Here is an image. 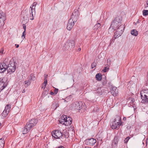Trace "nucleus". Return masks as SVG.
Instances as JSON below:
<instances>
[{"instance_id":"23","label":"nucleus","mask_w":148,"mask_h":148,"mask_svg":"<svg viewBox=\"0 0 148 148\" xmlns=\"http://www.w3.org/2000/svg\"><path fill=\"white\" fill-rule=\"evenodd\" d=\"M11 109V106L9 104L7 105L5 107L4 110L9 112Z\"/></svg>"},{"instance_id":"47","label":"nucleus","mask_w":148,"mask_h":148,"mask_svg":"<svg viewBox=\"0 0 148 148\" xmlns=\"http://www.w3.org/2000/svg\"><path fill=\"white\" fill-rule=\"evenodd\" d=\"M50 94L51 95H55L54 94V92H53L51 91L50 92Z\"/></svg>"},{"instance_id":"8","label":"nucleus","mask_w":148,"mask_h":148,"mask_svg":"<svg viewBox=\"0 0 148 148\" xmlns=\"http://www.w3.org/2000/svg\"><path fill=\"white\" fill-rule=\"evenodd\" d=\"M76 22V21H74L72 19L70 18L67 24L66 27L67 29L69 30H71L74 26L75 23Z\"/></svg>"},{"instance_id":"56","label":"nucleus","mask_w":148,"mask_h":148,"mask_svg":"<svg viewBox=\"0 0 148 148\" xmlns=\"http://www.w3.org/2000/svg\"><path fill=\"white\" fill-rule=\"evenodd\" d=\"M44 88V85H42V88Z\"/></svg>"},{"instance_id":"35","label":"nucleus","mask_w":148,"mask_h":148,"mask_svg":"<svg viewBox=\"0 0 148 148\" xmlns=\"http://www.w3.org/2000/svg\"><path fill=\"white\" fill-rule=\"evenodd\" d=\"M114 38H112L110 40V44L109 45V46L111 44L113 43L114 42Z\"/></svg>"},{"instance_id":"20","label":"nucleus","mask_w":148,"mask_h":148,"mask_svg":"<svg viewBox=\"0 0 148 148\" xmlns=\"http://www.w3.org/2000/svg\"><path fill=\"white\" fill-rule=\"evenodd\" d=\"M36 79L35 75L33 73L30 74L29 79L31 81L32 80L34 81Z\"/></svg>"},{"instance_id":"22","label":"nucleus","mask_w":148,"mask_h":148,"mask_svg":"<svg viewBox=\"0 0 148 148\" xmlns=\"http://www.w3.org/2000/svg\"><path fill=\"white\" fill-rule=\"evenodd\" d=\"M121 121V119L120 117L118 115H116L115 116V118L114 119V121L120 123V121Z\"/></svg>"},{"instance_id":"15","label":"nucleus","mask_w":148,"mask_h":148,"mask_svg":"<svg viewBox=\"0 0 148 148\" xmlns=\"http://www.w3.org/2000/svg\"><path fill=\"white\" fill-rule=\"evenodd\" d=\"M29 14H27L26 15L28 16H29V19L30 20H33L34 19V17H33V11H32V10H30L29 12ZM28 18L29 17L27 16V18H26V22L27 23V22L28 21Z\"/></svg>"},{"instance_id":"31","label":"nucleus","mask_w":148,"mask_h":148,"mask_svg":"<svg viewBox=\"0 0 148 148\" xmlns=\"http://www.w3.org/2000/svg\"><path fill=\"white\" fill-rule=\"evenodd\" d=\"M119 137L117 136H115L114 138V142H116L118 143V140H119Z\"/></svg>"},{"instance_id":"37","label":"nucleus","mask_w":148,"mask_h":148,"mask_svg":"<svg viewBox=\"0 0 148 148\" xmlns=\"http://www.w3.org/2000/svg\"><path fill=\"white\" fill-rule=\"evenodd\" d=\"M47 79H45L44 80V84H45L44 85V88H45L46 87V86L47 84Z\"/></svg>"},{"instance_id":"52","label":"nucleus","mask_w":148,"mask_h":148,"mask_svg":"<svg viewBox=\"0 0 148 148\" xmlns=\"http://www.w3.org/2000/svg\"><path fill=\"white\" fill-rule=\"evenodd\" d=\"M25 92V90L24 89L23 90V91L22 92L23 93H24V92Z\"/></svg>"},{"instance_id":"51","label":"nucleus","mask_w":148,"mask_h":148,"mask_svg":"<svg viewBox=\"0 0 148 148\" xmlns=\"http://www.w3.org/2000/svg\"><path fill=\"white\" fill-rule=\"evenodd\" d=\"M126 120V118L125 117H124L123 118V121H125Z\"/></svg>"},{"instance_id":"25","label":"nucleus","mask_w":148,"mask_h":148,"mask_svg":"<svg viewBox=\"0 0 148 148\" xmlns=\"http://www.w3.org/2000/svg\"><path fill=\"white\" fill-rule=\"evenodd\" d=\"M4 143L3 140H2V138L0 139V148H3Z\"/></svg>"},{"instance_id":"9","label":"nucleus","mask_w":148,"mask_h":148,"mask_svg":"<svg viewBox=\"0 0 148 148\" xmlns=\"http://www.w3.org/2000/svg\"><path fill=\"white\" fill-rule=\"evenodd\" d=\"M75 105L77 106L76 109H77V110H79L81 109H84L85 108V104L81 101L76 102Z\"/></svg>"},{"instance_id":"50","label":"nucleus","mask_w":148,"mask_h":148,"mask_svg":"<svg viewBox=\"0 0 148 148\" xmlns=\"http://www.w3.org/2000/svg\"><path fill=\"white\" fill-rule=\"evenodd\" d=\"M15 45L16 46V48H18L19 47V46L18 45L15 44Z\"/></svg>"},{"instance_id":"40","label":"nucleus","mask_w":148,"mask_h":148,"mask_svg":"<svg viewBox=\"0 0 148 148\" xmlns=\"http://www.w3.org/2000/svg\"><path fill=\"white\" fill-rule=\"evenodd\" d=\"M107 83V81L106 79H105L103 82V85H105Z\"/></svg>"},{"instance_id":"2","label":"nucleus","mask_w":148,"mask_h":148,"mask_svg":"<svg viewBox=\"0 0 148 148\" xmlns=\"http://www.w3.org/2000/svg\"><path fill=\"white\" fill-rule=\"evenodd\" d=\"M37 123V120L35 119H32L29 121L24 127L23 134H27L36 125Z\"/></svg>"},{"instance_id":"18","label":"nucleus","mask_w":148,"mask_h":148,"mask_svg":"<svg viewBox=\"0 0 148 148\" xmlns=\"http://www.w3.org/2000/svg\"><path fill=\"white\" fill-rule=\"evenodd\" d=\"M61 118L59 120V121L60 123L62 124H64L66 123V118H67V116L66 115H62V116H61Z\"/></svg>"},{"instance_id":"19","label":"nucleus","mask_w":148,"mask_h":148,"mask_svg":"<svg viewBox=\"0 0 148 148\" xmlns=\"http://www.w3.org/2000/svg\"><path fill=\"white\" fill-rule=\"evenodd\" d=\"M8 113L9 112H7V111L4 110L1 115V118L4 119L7 116Z\"/></svg>"},{"instance_id":"11","label":"nucleus","mask_w":148,"mask_h":148,"mask_svg":"<svg viewBox=\"0 0 148 148\" xmlns=\"http://www.w3.org/2000/svg\"><path fill=\"white\" fill-rule=\"evenodd\" d=\"M120 123L114 121L110 123V126L113 129H118L120 126Z\"/></svg>"},{"instance_id":"49","label":"nucleus","mask_w":148,"mask_h":148,"mask_svg":"<svg viewBox=\"0 0 148 148\" xmlns=\"http://www.w3.org/2000/svg\"><path fill=\"white\" fill-rule=\"evenodd\" d=\"M64 134H62V136H61V137H60V138H64Z\"/></svg>"},{"instance_id":"17","label":"nucleus","mask_w":148,"mask_h":148,"mask_svg":"<svg viewBox=\"0 0 148 148\" xmlns=\"http://www.w3.org/2000/svg\"><path fill=\"white\" fill-rule=\"evenodd\" d=\"M66 120L65 125H70L72 122V118L69 116H68L67 118H66Z\"/></svg>"},{"instance_id":"36","label":"nucleus","mask_w":148,"mask_h":148,"mask_svg":"<svg viewBox=\"0 0 148 148\" xmlns=\"http://www.w3.org/2000/svg\"><path fill=\"white\" fill-rule=\"evenodd\" d=\"M58 89L57 88H55V89L54 90V93L56 95V94L58 92Z\"/></svg>"},{"instance_id":"16","label":"nucleus","mask_w":148,"mask_h":148,"mask_svg":"<svg viewBox=\"0 0 148 148\" xmlns=\"http://www.w3.org/2000/svg\"><path fill=\"white\" fill-rule=\"evenodd\" d=\"M141 99L144 97H148V90H144L141 91L140 93Z\"/></svg>"},{"instance_id":"54","label":"nucleus","mask_w":148,"mask_h":148,"mask_svg":"<svg viewBox=\"0 0 148 148\" xmlns=\"http://www.w3.org/2000/svg\"><path fill=\"white\" fill-rule=\"evenodd\" d=\"M30 8L31 9V10H32H32H33V7L32 6V7L31 6H30Z\"/></svg>"},{"instance_id":"46","label":"nucleus","mask_w":148,"mask_h":148,"mask_svg":"<svg viewBox=\"0 0 148 148\" xmlns=\"http://www.w3.org/2000/svg\"><path fill=\"white\" fill-rule=\"evenodd\" d=\"M3 51H4V50L3 49H1V50H0V53H2V54H3Z\"/></svg>"},{"instance_id":"24","label":"nucleus","mask_w":148,"mask_h":148,"mask_svg":"<svg viewBox=\"0 0 148 148\" xmlns=\"http://www.w3.org/2000/svg\"><path fill=\"white\" fill-rule=\"evenodd\" d=\"M132 35L136 36L138 35V32L135 29H133L132 30L131 33Z\"/></svg>"},{"instance_id":"28","label":"nucleus","mask_w":148,"mask_h":148,"mask_svg":"<svg viewBox=\"0 0 148 148\" xmlns=\"http://www.w3.org/2000/svg\"><path fill=\"white\" fill-rule=\"evenodd\" d=\"M37 4V2H34L32 5V6L33 7V12L35 13H36L35 7Z\"/></svg>"},{"instance_id":"38","label":"nucleus","mask_w":148,"mask_h":148,"mask_svg":"<svg viewBox=\"0 0 148 148\" xmlns=\"http://www.w3.org/2000/svg\"><path fill=\"white\" fill-rule=\"evenodd\" d=\"M23 28L24 30V32H26V25L25 24H23Z\"/></svg>"},{"instance_id":"42","label":"nucleus","mask_w":148,"mask_h":148,"mask_svg":"<svg viewBox=\"0 0 148 148\" xmlns=\"http://www.w3.org/2000/svg\"><path fill=\"white\" fill-rule=\"evenodd\" d=\"M107 62L109 64H110L111 63V61H110V59H107Z\"/></svg>"},{"instance_id":"53","label":"nucleus","mask_w":148,"mask_h":148,"mask_svg":"<svg viewBox=\"0 0 148 148\" xmlns=\"http://www.w3.org/2000/svg\"><path fill=\"white\" fill-rule=\"evenodd\" d=\"M139 19H138V21H137V22H136V24L138 23H139Z\"/></svg>"},{"instance_id":"39","label":"nucleus","mask_w":148,"mask_h":148,"mask_svg":"<svg viewBox=\"0 0 148 148\" xmlns=\"http://www.w3.org/2000/svg\"><path fill=\"white\" fill-rule=\"evenodd\" d=\"M101 24L99 23H98L95 26V27H100Z\"/></svg>"},{"instance_id":"57","label":"nucleus","mask_w":148,"mask_h":148,"mask_svg":"<svg viewBox=\"0 0 148 148\" xmlns=\"http://www.w3.org/2000/svg\"><path fill=\"white\" fill-rule=\"evenodd\" d=\"M85 148H91L90 147H85Z\"/></svg>"},{"instance_id":"34","label":"nucleus","mask_w":148,"mask_h":148,"mask_svg":"<svg viewBox=\"0 0 148 148\" xmlns=\"http://www.w3.org/2000/svg\"><path fill=\"white\" fill-rule=\"evenodd\" d=\"M130 138V137H127V138H126L124 140V143H126L128 141Z\"/></svg>"},{"instance_id":"59","label":"nucleus","mask_w":148,"mask_h":148,"mask_svg":"<svg viewBox=\"0 0 148 148\" xmlns=\"http://www.w3.org/2000/svg\"><path fill=\"white\" fill-rule=\"evenodd\" d=\"M25 12H28V11H27V10H25Z\"/></svg>"},{"instance_id":"3","label":"nucleus","mask_w":148,"mask_h":148,"mask_svg":"<svg viewBox=\"0 0 148 148\" xmlns=\"http://www.w3.org/2000/svg\"><path fill=\"white\" fill-rule=\"evenodd\" d=\"M75 42L73 40H69L63 46L66 50H71L74 47Z\"/></svg>"},{"instance_id":"32","label":"nucleus","mask_w":148,"mask_h":148,"mask_svg":"<svg viewBox=\"0 0 148 148\" xmlns=\"http://www.w3.org/2000/svg\"><path fill=\"white\" fill-rule=\"evenodd\" d=\"M97 64L95 62H93L91 64V67L92 69L95 67L96 66Z\"/></svg>"},{"instance_id":"33","label":"nucleus","mask_w":148,"mask_h":148,"mask_svg":"<svg viewBox=\"0 0 148 148\" xmlns=\"http://www.w3.org/2000/svg\"><path fill=\"white\" fill-rule=\"evenodd\" d=\"M109 67H105L104 68V69L103 70V71L104 72H106V71H107L109 69Z\"/></svg>"},{"instance_id":"44","label":"nucleus","mask_w":148,"mask_h":148,"mask_svg":"<svg viewBox=\"0 0 148 148\" xmlns=\"http://www.w3.org/2000/svg\"><path fill=\"white\" fill-rule=\"evenodd\" d=\"M48 75L47 74H45V75H44V80H45V79H47V77H48Z\"/></svg>"},{"instance_id":"41","label":"nucleus","mask_w":148,"mask_h":148,"mask_svg":"<svg viewBox=\"0 0 148 148\" xmlns=\"http://www.w3.org/2000/svg\"><path fill=\"white\" fill-rule=\"evenodd\" d=\"M66 134H64V137L65 138H67L69 137V135L67 133H66Z\"/></svg>"},{"instance_id":"13","label":"nucleus","mask_w":148,"mask_h":148,"mask_svg":"<svg viewBox=\"0 0 148 148\" xmlns=\"http://www.w3.org/2000/svg\"><path fill=\"white\" fill-rule=\"evenodd\" d=\"M7 65L5 63H0V73H4L7 70Z\"/></svg>"},{"instance_id":"7","label":"nucleus","mask_w":148,"mask_h":148,"mask_svg":"<svg viewBox=\"0 0 148 148\" xmlns=\"http://www.w3.org/2000/svg\"><path fill=\"white\" fill-rule=\"evenodd\" d=\"M4 78L0 79V92L3 90L7 86V83L5 82Z\"/></svg>"},{"instance_id":"14","label":"nucleus","mask_w":148,"mask_h":148,"mask_svg":"<svg viewBox=\"0 0 148 148\" xmlns=\"http://www.w3.org/2000/svg\"><path fill=\"white\" fill-rule=\"evenodd\" d=\"M110 92L113 96L115 97L117 96L118 94V90L116 87L112 86Z\"/></svg>"},{"instance_id":"45","label":"nucleus","mask_w":148,"mask_h":148,"mask_svg":"<svg viewBox=\"0 0 148 148\" xmlns=\"http://www.w3.org/2000/svg\"><path fill=\"white\" fill-rule=\"evenodd\" d=\"M145 8L148 7V0L146 2V3L145 5Z\"/></svg>"},{"instance_id":"58","label":"nucleus","mask_w":148,"mask_h":148,"mask_svg":"<svg viewBox=\"0 0 148 148\" xmlns=\"http://www.w3.org/2000/svg\"><path fill=\"white\" fill-rule=\"evenodd\" d=\"M147 79L148 80V74L147 75Z\"/></svg>"},{"instance_id":"12","label":"nucleus","mask_w":148,"mask_h":148,"mask_svg":"<svg viewBox=\"0 0 148 148\" xmlns=\"http://www.w3.org/2000/svg\"><path fill=\"white\" fill-rule=\"evenodd\" d=\"M96 142V140L93 138L86 140L85 141V143L87 145L90 146L93 145Z\"/></svg>"},{"instance_id":"5","label":"nucleus","mask_w":148,"mask_h":148,"mask_svg":"<svg viewBox=\"0 0 148 148\" xmlns=\"http://www.w3.org/2000/svg\"><path fill=\"white\" fill-rule=\"evenodd\" d=\"M6 16L2 11H0V28L2 27L4 24V21L6 20Z\"/></svg>"},{"instance_id":"29","label":"nucleus","mask_w":148,"mask_h":148,"mask_svg":"<svg viewBox=\"0 0 148 148\" xmlns=\"http://www.w3.org/2000/svg\"><path fill=\"white\" fill-rule=\"evenodd\" d=\"M117 142L113 141L112 143V147L114 148L116 147L117 146Z\"/></svg>"},{"instance_id":"4","label":"nucleus","mask_w":148,"mask_h":148,"mask_svg":"<svg viewBox=\"0 0 148 148\" xmlns=\"http://www.w3.org/2000/svg\"><path fill=\"white\" fill-rule=\"evenodd\" d=\"M16 69L15 63L14 62L10 61L7 65V71L8 73L10 74L14 73Z\"/></svg>"},{"instance_id":"30","label":"nucleus","mask_w":148,"mask_h":148,"mask_svg":"<svg viewBox=\"0 0 148 148\" xmlns=\"http://www.w3.org/2000/svg\"><path fill=\"white\" fill-rule=\"evenodd\" d=\"M143 14L144 16H147L148 15V10H144L143 12Z\"/></svg>"},{"instance_id":"1","label":"nucleus","mask_w":148,"mask_h":148,"mask_svg":"<svg viewBox=\"0 0 148 148\" xmlns=\"http://www.w3.org/2000/svg\"><path fill=\"white\" fill-rule=\"evenodd\" d=\"M121 18L118 16L115 18L112 22L109 29L111 28L116 31L114 33V37L116 38L121 36L125 29L124 25L121 24Z\"/></svg>"},{"instance_id":"27","label":"nucleus","mask_w":148,"mask_h":148,"mask_svg":"<svg viewBox=\"0 0 148 148\" xmlns=\"http://www.w3.org/2000/svg\"><path fill=\"white\" fill-rule=\"evenodd\" d=\"M59 106V104L58 102L55 103L52 105V106L55 108L54 109L55 110L56 108Z\"/></svg>"},{"instance_id":"43","label":"nucleus","mask_w":148,"mask_h":148,"mask_svg":"<svg viewBox=\"0 0 148 148\" xmlns=\"http://www.w3.org/2000/svg\"><path fill=\"white\" fill-rule=\"evenodd\" d=\"M25 32H24V31L22 33V37L23 36H24V38H25V36L26 35V34H25Z\"/></svg>"},{"instance_id":"10","label":"nucleus","mask_w":148,"mask_h":148,"mask_svg":"<svg viewBox=\"0 0 148 148\" xmlns=\"http://www.w3.org/2000/svg\"><path fill=\"white\" fill-rule=\"evenodd\" d=\"M78 14L79 12L77 10H75L72 13L70 18L72 19L74 21H77L78 17Z\"/></svg>"},{"instance_id":"26","label":"nucleus","mask_w":148,"mask_h":148,"mask_svg":"<svg viewBox=\"0 0 148 148\" xmlns=\"http://www.w3.org/2000/svg\"><path fill=\"white\" fill-rule=\"evenodd\" d=\"M31 83V81L29 79L28 80L25 81V86L26 87H27Z\"/></svg>"},{"instance_id":"21","label":"nucleus","mask_w":148,"mask_h":148,"mask_svg":"<svg viewBox=\"0 0 148 148\" xmlns=\"http://www.w3.org/2000/svg\"><path fill=\"white\" fill-rule=\"evenodd\" d=\"M96 79L98 81H100L102 79V76L101 73H97L96 75Z\"/></svg>"},{"instance_id":"6","label":"nucleus","mask_w":148,"mask_h":148,"mask_svg":"<svg viewBox=\"0 0 148 148\" xmlns=\"http://www.w3.org/2000/svg\"><path fill=\"white\" fill-rule=\"evenodd\" d=\"M52 135L56 139L60 138L62 135V133L59 130H55L52 132Z\"/></svg>"},{"instance_id":"55","label":"nucleus","mask_w":148,"mask_h":148,"mask_svg":"<svg viewBox=\"0 0 148 148\" xmlns=\"http://www.w3.org/2000/svg\"><path fill=\"white\" fill-rule=\"evenodd\" d=\"M78 50L79 51H80L81 50V48H79L78 49Z\"/></svg>"},{"instance_id":"48","label":"nucleus","mask_w":148,"mask_h":148,"mask_svg":"<svg viewBox=\"0 0 148 148\" xmlns=\"http://www.w3.org/2000/svg\"><path fill=\"white\" fill-rule=\"evenodd\" d=\"M134 101H135V99L134 98H133L132 99L130 102L131 103H133Z\"/></svg>"}]
</instances>
